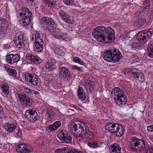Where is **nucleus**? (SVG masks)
<instances>
[{"mask_svg":"<svg viewBox=\"0 0 153 153\" xmlns=\"http://www.w3.org/2000/svg\"><path fill=\"white\" fill-rule=\"evenodd\" d=\"M92 33L93 36L99 42L110 43L115 39V31L110 27H97L94 29Z\"/></svg>","mask_w":153,"mask_h":153,"instance_id":"f257e3e1","label":"nucleus"},{"mask_svg":"<svg viewBox=\"0 0 153 153\" xmlns=\"http://www.w3.org/2000/svg\"><path fill=\"white\" fill-rule=\"evenodd\" d=\"M102 56L105 61L110 62H117L122 57L120 52L115 48L102 52Z\"/></svg>","mask_w":153,"mask_h":153,"instance_id":"f03ea898","label":"nucleus"},{"mask_svg":"<svg viewBox=\"0 0 153 153\" xmlns=\"http://www.w3.org/2000/svg\"><path fill=\"white\" fill-rule=\"evenodd\" d=\"M111 94L116 103L118 105L124 104L127 102V98L124 92L120 88H116L113 89Z\"/></svg>","mask_w":153,"mask_h":153,"instance_id":"7ed1b4c3","label":"nucleus"},{"mask_svg":"<svg viewBox=\"0 0 153 153\" xmlns=\"http://www.w3.org/2000/svg\"><path fill=\"white\" fill-rule=\"evenodd\" d=\"M21 11V12L19 13V16L23 17L22 19L23 23L24 25H27L30 22L31 13L29 10L27 8L24 7L22 8Z\"/></svg>","mask_w":153,"mask_h":153,"instance_id":"20e7f679","label":"nucleus"},{"mask_svg":"<svg viewBox=\"0 0 153 153\" xmlns=\"http://www.w3.org/2000/svg\"><path fill=\"white\" fill-rule=\"evenodd\" d=\"M142 143L143 144L142 140L135 137L130 142V147L133 151L139 152L143 149Z\"/></svg>","mask_w":153,"mask_h":153,"instance_id":"39448f33","label":"nucleus"},{"mask_svg":"<svg viewBox=\"0 0 153 153\" xmlns=\"http://www.w3.org/2000/svg\"><path fill=\"white\" fill-rule=\"evenodd\" d=\"M72 130H74L75 131L76 133H77L78 135L77 136L79 138V135H82L83 132H82V130H83L84 128H86V130L87 129V127L86 126H85L82 123H81V122L75 121L74 122H73L72 124Z\"/></svg>","mask_w":153,"mask_h":153,"instance_id":"423d86ee","label":"nucleus"},{"mask_svg":"<svg viewBox=\"0 0 153 153\" xmlns=\"http://www.w3.org/2000/svg\"><path fill=\"white\" fill-rule=\"evenodd\" d=\"M43 27L49 31H51L56 25L55 23L52 19L47 17H44L42 19Z\"/></svg>","mask_w":153,"mask_h":153,"instance_id":"0eeeda50","label":"nucleus"},{"mask_svg":"<svg viewBox=\"0 0 153 153\" xmlns=\"http://www.w3.org/2000/svg\"><path fill=\"white\" fill-rule=\"evenodd\" d=\"M24 36V34L21 32L16 33L14 37V42L17 47L22 48L25 46L23 41Z\"/></svg>","mask_w":153,"mask_h":153,"instance_id":"6e6552de","label":"nucleus"},{"mask_svg":"<svg viewBox=\"0 0 153 153\" xmlns=\"http://www.w3.org/2000/svg\"><path fill=\"white\" fill-rule=\"evenodd\" d=\"M128 75H133L134 77L136 80L143 82V74L140 73V71L134 68H130L128 72Z\"/></svg>","mask_w":153,"mask_h":153,"instance_id":"1a4fd4ad","label":"nucleus"},{"mask_svg":"<svg viewBox=\"0 0 153 153\" xmlns=\"http://www.w3.org/2000/svg\"><path fill=\"white\" fill-rule=\"evenodd\" d=\"M16 150L21 153H28L31 152L33 150L32 146L28 144H22L16 147Z\"/></svg>","mask_w":153,"mask_h":153,"instance_id":"9d476101","label":"nucleus"},{"mask_svg":"<svg viewBox=\"0 0 153 153\" xmlns=\"http://www.w3.org/2000/svg\"><path fill=\"white\" fill-rule=\"evenodd\" d=\"M24 116L28 120L31 121L36 120L39 117L36 111L29 109L26 111Z\"/></svg>","mask_w":153,"mask_h":153,"instance_id":"9b49d317","label":"nucleus"},{"mask_svg":"<svg viewBox=\"0 0 153 153\" xmlns=\"http://www.w3.org/2000/svg\"><path fill=\"white\" fill-rule=\"evenodd\" d=\"M17 96L19 97V100L21 102L22 104L30 106L32 103L31 99L28 95H27L24 93H18Z\"/></svg>","mask_w":153,"mask_h":153,"instance_id":"f8f14e48","label":"nucleus"},{"mask_svg":"<svg viewBox=\"0 0 153 153\" xmlns=\"http://www.w3.org/2000/svg\"><path fill=\"white\" fill-rule=\"evenodd\" d=\"M20 55L19 54H8L6 56V59L9 64H12L18 62L19 60Z\"/></svg>","mask_w":153,"mask_h":153,"instance_id":"ddd939ff","label":"nucleus"},{"mask_svg":"<svg viewBox=\"0 0 153 153\" xmlns=\"http://www.w3.org/2000/svg\"><path fill=\"white\" fill-rule=\"evenodd\" d=\"M25 80L29 82V83L34 85H37L39 82L37 78L35 75H32L31 74L25 75Z\"/></svg>","mask_w":153,"mask_h":153,"instance_id":"4468645a","label":"nucleus"},{"mask_svg":"<svg viewBox=\"0 0 153 153\" xmlns=\"http://www.w3.org/2000/svg\"><path fill=\"white\" fill-rule=\"evenodd\" d=\"M60 76L66 78L67 79L70 78L71 76V73L69 70L66 67H61L59 68Z\"/></svg>","mask_w":153,"mask_h":153,"instance_id":"2eb2a0df","label":"nucleus"},{"mask_svg":"<svg viewBox=\"0 0 153 153\" xmlns=\"http://www.w3.org/2000/svg\"><path fill=\"white\" fill-rule=\"evenodd\" d=\"M59 138L61 140L63 143H70L71 141L72 138L65 134L63 132H61L57 135Z\"/></svg>","mask_w":153,"mask_h":153,"instance_id":"dca6fc26","label":"nucleus"},{"mask_svg":"<svg viewBox=\"0 0 153 153\" xmlns=\"http://www.w3.org/2000/svg\"><path fill=\"white\" fill-rule=\"evenodd\" d=\"M111 153H121V148L120 145L117 144H111L109 148Z\"/></svg>","mask_w":153,"mask_h":153,"instance_id":"f3484780","label":"nucleus"},{"mask_svg":"<svg viewBox=\"0 0 153 153\" xmlns=\"http://www.w3.org/2000/svg\"><path fill=\"white\" fill-rule=\"evenodd\" d=\"M77 94L78 98L81 100H84L86 98L85 93L84 92L82 88L78 86Z\"/></svg>","mask_w":153,"mask_h":153,"instance_id":"a211bd4d","label":"nucleus"},{"mask_svg":"<svg viewBox=\"0 0 153 153\" xmlns=\"http://www.w3.org/2000/svg\"><path fill=\"white\" fill-rule=\"evenodd\" d=\"M16 126L13 123H7L4 126L5 130L8 132H12L16 130Z\"/></svg>","mask_w":153,"mask_h":153,"instance_id":"6ab92c4d","label":"nucleus"},{"mask_svg":"<svg viewBox=\"0 0 153 153\" xmlns=\"http://www.w3.org/2000/svg\"><path fill=\"white\" fill-rule=\"evenodd\" d=\"M7 23V22L5 19L0 18V35L5 31Z\"/></svg>","mask_w":153,"mask_h":153,"instance_id":"aec40b11","label":"nucleus"},{"mask_svg":"<svg viewBox=\"0 0 153 153\" xmlns=\"http://www.w3.org/2000/svg\"><path fill=\"white\" fill-rule=\"evenodd\" d=\"M94 137V135L93 133L91 131H90L89 130L85 134L84 133H83L82 135H79V138H81V139L85 138L88 140L93 139Z\"/></svg>","mask_w":153,"mask_h":153,"instance_id":"412c9836","label":"nucleus"},{"mask_svg":"<svg viewBox=\"0 0 153 153\" xmlns=\"http://www.w3.org/2000/svg\"><path fill=\"white\" fill-rule=\"evenodd\" d=\"M61 125L60 122L59 121H56L53 124L48 125L47 126L48 129L50 131H53L57 129Z\"/></svg>","mask_w":153,"mask_h":153,"instance_id":"4be33fe9","label":"nucleus"},{"mask_svg":"<svg viewBox=\"0 0 153 153\" xmlns=\"http://www.w3.org/2000/svg\"><path fill=\"white\" fill-rule=\"evenodd\" d=\"M44 42L42 40L38 39L35 42V45L37 51L41 52L43 49Z\"/></svg>","mask_w":153,"mask_h":153,"instance_id":"5701e85b","label":"nucleus"},{"mask_svg":"<svg viewBox=\"0 0 153 153\" xmlns=\"http://www.w3.org/2000/svg\"><path fill=\"white\" fill-rule=\"evenodd\" d=\"M93 82L90 80H87L84 83V87L87 91L90 93L92 92V90L93 89L92 83Z\"/></svg>","mask_w":153,"mask_h":153,"instance_id":"b1692460","label":"nucleus"},{"mask_svg":"<svg viewBox=\"0 0 153 153\" xmlns=\"http://www.w3.org/2000/svg\"><path fill=\"white\" fill-rule=\"evenodd\" d=\"M52 36L53 37L58 39H64L67 37V34L66 33H62V34L59 35L58 33L55 32L52 33Z\"/></svg>","mask_w":153,"mask_h":153,"instance_id":"393cba45","label":"nucleus"},{"mask_svg":"<svg viewBox=\"0 0 153 153\" xmlns=\"http://www.w3.org/2000/svg\"><path fill=\"white\" fill-rule=\"evenodd\" d=\"M27 59L28 60L34 62H37L39 61V58L37 56H34L31 54H29L26 56Z\"/></svg>","mask_w":153,"mask_h":153,"instance_id":"a878e982","label":"nucleus"},{"mask_svg":"<svg viewBox=\"0 0 153 153\" xmlns=\"http://www.w3.org/2000/svg\"><path fill=\"white\" fill-rule=\"evenodd\" d=\"M6 69L10 75L14 77H16L17 73L15 70L7 67L6 68Z\"/></svg>","mask_w":153,"mask_h":153,"instance_id":"bb28decb","label":"nucleus"},{"mask_svg":"<svg viewBox=\"0 0 153 153\" xmlns=\"http://www.w3.org/2000/svg\"><path fill=\"white\" fill-rule=\"evenodd\" d=\"M8 88L9 86L8 85L6 84H2L1 86V91L5 95H7L9 93Z\"/></svg>","mask_w":153,"mask_h":153,"instance_id":"cd10ccee","label":"nucleus"},{"mask_svg":"<svg viewBox=\"0 0 153 153\" xmlns=\"http://www.w3.org/2000/svg\"><path fill=\"white\" fill-rule=\"evenodd\" d=\"M150 7V3L149 0L144 1V12L146 14L148 13Z\"/></svg>","mask_w":153,"mask_h":153,"instance_id":"c85d7f7f","label":"nucleus"},{"mask_svg":"<svg viewBox=\"0 0 153 153\" xmlns=\"http://www.w3.org/2000/svg\"><path fill=\"white\" fill-rule=\"evenodd\" d=\"M136 37L139 41H140V43H141L142 45H143V31H142L141 32H139L136 36Z\"/></svg>","mask_w":153,"mask_h":153,"instance_id":"c756f323","label":"nucleus"},{"mask_svg":"<svg viewBox=\"0 0 153 153\" xmlns=\"http://www.w3.org/2000/svg\"><path fill=\"white\" fill-rule=\"evenodd\" d=\"M143 45L140 43H133L132 45V48L133 50L136 49H142L143 48Z\"/></svg>","mask_w":153,"mask_h":153,"instance_id":"7c9ffc66","label":"nucleus"},{"mask_svg":"<svg viewBox=\"0 0 153 153\" xmlns=\"http://www.w3.org/2000/svg\"><path fill=\"white\" fill-rule=\"evenodd\" d=\"M147 54L150 57L153 58V44L148 47Z\"/></svg>","mask_w":153,"mask_h":153,"instance_id":"2f4dec72","label":"nucleus"},{"mask_svg":"<svg viewBox=\"0 0 153 153\" xmlns=\"http://www.w3.org/2000/svg\"><path fill=\"white\" fill-rule=\"evenodd\" d=\"M116 132L115 135L118 136H121L123 135L124 133L123 130L122 126L120 125Z\"/></svg>","mask_w":153,"mask_h":153,"instance_id":"473e14b6","label":"nucleus"},{"mask_svg":"<svg viewBox=\"0 0 153 153\" xmlns=\"http://www.w3.org/2000/svg\"><path fill=\"white\" fill-rule=\"evenodd\" d=\"M62 19L64 22L68 23L70 24H72L73 23V19L69 15H67Z\"/></svg>","mask_w":153,"mask_h":153,"instance_id":"72a5a7b5","label":"nucleus"},{"mask_svg":"<svg viewBox=\"0 0 153 153\" xmlns=\"http://www.w3.org/2000/svg\"><path fill=\"white\" fill-rule=\"evenodd\" d=\"M54 51L55 53L60 56H63L64 55L63 51L57 47L54 48Z\"/></svg>","mask_w":153,"mask_h":153,"instance_id":"f704fd0d","label":"nucleus"},{"mask_svg":"<svg viewBox=\"0 0 153 153\" xmlns=\"http://www.w3.org/2000/svg\"><path fill=\"white\" fill-rule=\"evenodd\" d=\"M152 34V32L151 31H148L147 32L144 31V40L145 41H148V40L150 38ZM145 41H144V42Z\"/></svg>","mask_w":153,"mask_h":153,"instance_id":"c9c22d12","label":"nucleus"},{"mask_svg":"<svg viewBox=\"0 0 153 153\" xmlns=\"http://www.w3.org/2000/svg\"><path fill=\"white\" fill-rule=\"evenodd\" d=\"M115 123H109L107 124L105 126V128L110 132L112 133V130L113 129Z\"/></svg>","mask_w":153,"mask_h":153,"instance_id":"e433bc0d","label":"nucleus"},{"mask_svg":"<svg viewBox=\"0 0 153 153\" xmlns=\"http://www.w3.org/2000/svg\"><path fill=\"white\" fill-rule=\"evenodd\" d=\"M88 146L90 148L95 149L98 148L99 145L96 141H94L93 142H89L88 143Z\"/></svg>","mask_w":153,"mask_h":153,"instance_id":"4c0bfd02","label":"nucleus"},{"mask_svg":"<svg viewBox=\"0 0 153 153\" xmlns=\"http://www.w3.org/2000/svg\"><path fill=\"white\" fill-rule=\"evenodd\" d=\"M46 69H49L50 71L52 70L55 68V65L51 62H47L45 65Z\"/></svg>","mask_w":153,"mask_h":153,"instance_id":"58836bf2","label":"nucleus"},{"mask_svg":"<svg viewBox=\"0 0 153 153\" xmlns=\"http://www.w3.org/2000/svg\"><path fill=\"white\" fill-rule=\"evenodd\" d=\"M44 1L45 3L48 4V6L50 7H53L55 5V4H54L52 0H44Z\"/></svg>","mask_w":153,"mask_h":153,"instance_id":"ea45409f","label":"nucleus"},{"mask_svg":"<svg viewBox=\"0 0 153 153\" xmlns=\"http://www.w3.org/2000/svg\"><path fill=\"white\" fill-rule=\"evenodd\" d=\"M73 60L74 62L77 63L80 65H83L84 64V62L78 57H74Z\"/></svg>","mask_w":153,"mask_h":153,"instance_id":"a19ab883","label":"nucleus"},{"mask_svg":"<svg viewBox=\"0 0 153 153\" xmlns=\"http://www.w3.org/2000/svg\"><path fill=\"white\" fill-rule=\"evenodd\" d=\"M26 91L30 93L31 94H34L36 96V97H38L39 96V94L38 91H35L33 89H30L28 88H26Z\"/></svg>","mask_w":153,"mask_h":153,"instance_id":"79ce46f5","label":"nucleus"},{"mask_svg":"<svg viewBox=\"0 0 153 153\" xmlns=\"http://www.w3.org/2000/svg\"><path fill=\"white\" fill-rule=\"evenodd\" d=\"M120 124H118L117 123H115V125L114 126L113 129L112 130V133H115L116 134V132L117 131V129L119 127V126H120Z\"/></svg>","mask_w":153,"mask_h":153,"instance_id":"37998d69","label":"nucleus"},{"mask_svg":"<svg viewBox=\"0 0 153 153\" xmlns=\"http://www.w3.org/2000/svg\"><path fill=\"white\" fill-rule=\"evenodd\" d=\"M59 16H60L62 19L63 18H64L66 15L67 14L65 13L64 11L63 10H60L59 12Z\"/></svg>","mask_w":153,"mask_h":153,"instance_id":"c03bdc74","label":"nucleus"},{"mask_svg":"<svg viewBox=\"0 0 153 153\" xmlns=\"http://www.w3.org/2000/svg\"><path fill=\"white\" fill-rule=\"evenodd\" d=\"M81 123H82L83 124H84V125L85 126H86L87 127V129L86 130V128H83V130H82V132H83L84 133V134L88 132V131L89 130V127L88 126V123L84 122H81Z\"/></svg>","mask_w":153,"mask_h":153,"instance_id":"a18cd8bd","label":"nucleus"},{"mask_svg":"<svg viewBox=\"0 0 153 153\" xmlns=\"http://www.w3.org/2000/svg\"><path fill=\"white\" fill-rule=\"evenodd\" d=\"M73 0H63L64 3L68 5H70L73 4Z\"/></svg>","mask_w":153,"mask_h":153,"instance_id":"49530a36","label":"nucleus"},{"mask_svg":"<svg viewBox=\"0 0 153 153\" xmlns=\"http://www.w3.org/2000/svg\"><path fill=\"white\" fill-rule=\"evenodd\" d=\"M145 153H153V146L145 149Z\"/></svg>","mask_w":153,"mask_h":153,"instance_id":"de8ad7c7","label":"nucleus"},{"mask_svg":"<svg viewBox=\"0 0 153 153\" xmlns=\"http://www.w3.org/2000/svg\"><path fill=\"white\" fill-rule=\"evenodd\" d=\"M40 34L38 33H36L35 35V42L38 41V39L41 40L40 38Z\"/></svg>","mask_w":153,"mask_h":153,"instance_id":"09e8293b","label":"nucleus"},{"mask_svg":"<svg viewBox=\"0 0 153 153\" xmlns=\"http://www.w3.org/2000/svg\"><path fill=\"white\" fill-rule=\"evenodd\" d=\"M78 151L74 149H71L68 150L67 153H78Z\"/></svg>","mask_w":153,"mask_h":153,"instance_id":"8fccbe9b","label":"nucleus"},{"mask_svg":"<svg viewBox=\"0 0 153 153\" xmlns=\"http://www.w3.org/2000/svg\"><path fill=\"white\" fill-rule=\"evenodd\" d=\"M16 129L17 131V135L18 137H20L22 136V133L21 130L19 128H16Z\"/></svg>","mask_w":153,"mask_h":153,"instance_id":"3c124183","label":"nucleus"},{"mask_svg":"<svg viewBox=\"0 0 153 153\" xmlns=\"http://www.w3.org/2000/svg\"><path fill=\"white\" fill-rule=\"evenodd\" d=\"M147 130L148 131L151 132L153 131V125L147 127Z\"/></svg>","mask_w":153,"mask_h":153,"instance_id":"603ef678","label":"nucleus"},{"mask_svg":"<svg viewBox=\"0 0 153 153\" xmlns=\"http://www.w3.org/2000/svg\"><path fill=\"white\" fill-rule=\"evenodd\" d=\"M47 114L49 117H51L53 115L52 112L51 110H49L47 111Z\"/></svg>","mask_w":153,"mask_h":153,"instance_id":"864d4df0","label":"nucleus"},{"mask_svg":"<svg viewBox=\"0 0 153 153\" xmlns=\"http://www.w3.org/2000/svg\"><path fill=\"white\" fill-rule=\"evenodd\" d=\"M138 24H139V26H140L142 23V19L141 18L138 19L137 20Z\"/></svg>","mask_w":153,"mask_h":153,"instance_id":"5fc2aeb1","label":"nucleus"},{"mask_svg":"<svg viewBox=\"0 0 153 153\" xmlns=\"http://www.w3.org/2000/svg\"><path fill=\"white\" fill-rule=\"evenodd\" d=\"M72 68L74 69H76L79 71H81V69L79 67H77L76 66H73Z\"/></svg>","mask_w":153,"mask_h":153,"instance_id":"6e6d98bb","label":"nucleus"},{"mask_svg":"<svg viewBox=\"0 0 153 153\" xmlns=\"http://www.w3.org/2000/svg\"><path fill=\"white\" fill-rule=\"evenodd\" d=\"M3 114V110L2 106L0 105V114Z\"/></svg>","mask_w":153,"mask_h":153,"instance_id":"4d7b16f0","label":"nucleus"},{"mask_svg":"<svg viewBox=\"0 0 153 153\" xmlns=\"http://www.w3.org/2000/svg\"><path fill=\"white\" fill-rule=\"evenodd\" d=\"M62 151V149H57L55 151V153H59Z\"/></svg>","mask_w":153,"mask_h":153,"instance_id":"13d9d810","label":"nucleus"},{"mask_svg":"<svg viewBox=\"0 0 153 153\" xmlns=\"http://www.w3.org/2000/svg\"><path fill=\"white\" fill-rule=\"evenodd\" d=\"M50 81V79H48V80L45 81V84H46L47 86H48V85H49V83Z\"/></svg>","mask_w":153,"mask_h":153,"instance_id":"bf43d9fd","label":"nucleus"},{"mask_svg":"<svg viewBox=\"0 0 153 153\" xmlns=\"http://www.w3.org/2000/svg\"><path fill=\"white\" fill-rule=\"evenodd\" d=\"M134 25L136 26H139V24H138V21L136 20L134 22Z\"/></svg>","mask_w":153,"mask_h":153,"instance_id":"052dcab7","label":"nucleus"},{"mask_svg":"<svg viewBox=\"0 0 153 153\" xmlns=\"http://www.w3.org/2000/svg\"><path fill=\"white\" fill-rule=\"evenodd\" d=\"M28 1L29 2V3L32 4L33 2H34V0H28Z\"/></svg>","mask_w":153,"mask_h":153,"instance_id":"680f3d73","label":"nucleus"},{"mask_svg":"<svg viewBox=\"0 0 153 153\" xmlns=\"http://www.w3.org/2000/svg\"><path fill=\"white\" fill-rule=\"evenodd\" d=\"M32 39L33 41H34V38L33 37Z\"/></svg>","mask_w":153,"mask_h":153,"instance_id":"e2e57ef3","label":"nucleus"},{"mask_svg":"<svg viewBox=\"0 0 153 153\" xmlns=\"http://www.w3.org/2000/svg\"><path fill=\"white\" fill-rule=\"evenodd\" d=\"M142 113H143V111H142Z\"/></svg>","mask_w":153,"mask_h":153,"instance_id":"0e129e2a","label":"nucleus"},{"mask_svg":"<svg viewBox=\"0 0 153 153\" xmlns=\"http://www.w3.org/2000/svg\"><path fill=\"white\" fill-rule=\"evenodd\" d=\"M144 148H145V144H144Z\"/></svg>","mask_w":153,"mask_h":153,"instance_id":"69168bd1","label":"nucleus"},{"mask_svg":"<svg viewBox=\"0 0 153 153\" xmlns=\"http://www.w3.org/2000/svg\"><path fill=\"white\" fill-rule=\"evenodd\" d=\"M141 12H141V11L140 12V14H141Z\"/></svg>","mask_w":153,"mask_h":153,"instance_id":"338daca9","label":"nucleus"},{"mask_svg":"<svg viewBox=\"0 0 153 153\" xmlns=\"http://www.w3.org/2000/svg\"><path fill=\"white\" fill-rule=\"evenodd\" d=\"M152 142H153V140L152 141Z\"/></svg>","mask_w":153,"mask_h":153,"instance_id":"774afa93","label":"nucleus"}]
</instances>
